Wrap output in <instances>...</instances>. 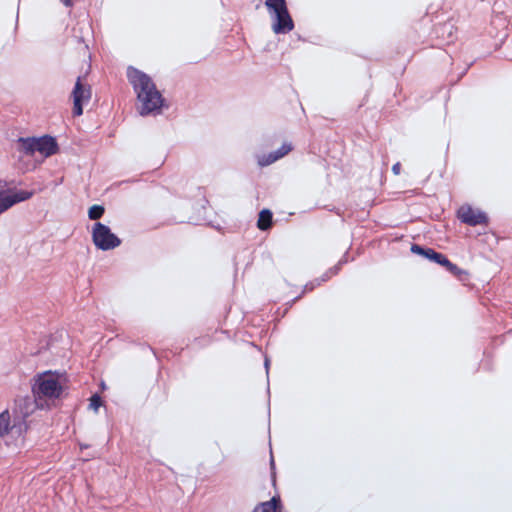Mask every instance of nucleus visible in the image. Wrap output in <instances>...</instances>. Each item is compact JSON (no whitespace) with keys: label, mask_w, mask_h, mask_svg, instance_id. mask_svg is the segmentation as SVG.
Masks as SVG:
<instances>
[{"label":"nucleus","mask_w":512,"mask_h":512,"mask_svg":"<svg viewBox=\"0 0 512 512\" xmlns=\"http://www.w3.org/2000/svg\"><path fill=\"white\" fill-rule=\"evenodd\" d=\"M127 78L137 96L140 115L159 112L164 104V98L151 77L134 67H128Z\"/></svg>","instance_id":"f257e3e1"},{"label":"nucleus","mask_w":512,"mask_h":512,"mask_svg":"<svg viewBox=\"0 0 512 512\" xmlns=\"http://www.w3.org/2000/svg\"><path fill=\"white\" fill-rule=\"evenodd\" d=\"M65 378L55 371L38 373L34 377L31 391L35 407L40 410H49L56 406L65 392Z\"/></svg>","instance_id":"f03ea898"},{"label":"nucleus","mask_w":512,"mask_h":512,"mask_svg":"<svg viewBox=\"0 0 512 512\" xmlns=\"http://www.w3.org/2000/svg\"><path fill=\"white\" fill-rule=\"evenodd\" d=\"M264 4L272 20V31L276 35H285L294 29V20L286 0H265Z\"/></svg>","instance_id":"7ed1b4c3"},{"label":"nucleus","mask_w":512,"mask_h":512,"mask_svg":"<svg viewBox=\"0 0 512 512\" xmlns=\"http://www.w3.org/2000/svg\"><path fill=\"white\" fill-rule=\"evenodd\" d=\"M410 251L411 253L418 255L432 263H436L442 266L447 272H449L460 281L466 280L468 276V272L466 270L461 269L456 264L452 263L445 254L436 251L434 248L413 243L410 247Z\"/></svg>","instance_id":"20e7f679"},{"label":"nucleus","mask_w":512,"mask_h":512,"mask_svg":"<svg viewBox=\"0 0 512 512\" xmlns=\"http://www.w3.org/2000/svg\"><path fill=\"white\" fill-rule=\"evenodd\" d=\"M70 98L73 101V116H81L83 114V107L87 105L92 98V87L88 83L86 76H78Z\"/></svg>","instance_id":"39448f33"},{"label":"nucleus","mask_w":512,"mask_h":512,"mask_svg":"<svg viewBox=\"0 0 512 512\" xmlns=\"http://www.w3.org/2000/svg\"><path fill=\"white\" fill-rule=\"evenodd\" d=\"M92 241L96 248L102 251L113 250L122 242L107 225L101 222H96L92 227Z\"/></svg>","instance_id":"423d86ee"},{"label":"nucleus","mask_w":512,"mask_h":512,"mask_svg":"<svg viewBox=\"0 0 512 512\" xmlns=\"http://www.w3.org/2000/svg\"><path fill=\"white\" fill-rule=\"evenodd\" d=\"M457 218L461 223L471 227L487 225L489 223V217L486 212L473 208L469 204H464L457 210Z\"/></svg>","instance_id":"0eeeda50"},{"label":"nucleus","mask_w":512,"mask_h":512,"mask_svg":"<svg viewBox=\"0 0 512 512\" xmlns=\"http://www.w3.org/2000/svg\"><path fill=\"white\" fill-rule=\"evenodd\" d=\"M34 195L33 191L20 190L12 192H0V214L7 211L13 205L26 201Z\"/></svg>","instance_id":"6e6552de"},{"label":"nucleus","mask_w":512,"mask_h":512,"mask_svg":"<svg viewBox=\"0 0 512 512\" xmlns=\"http://www.w3.org/2000/svg\"><path fill=\"white\" fill-rule=\"evenodd\" d=\"M15 405L14 412L19 413L22 418V423H19V432H26L28 430L26 419L33 413L35 403L29 397H23L17 399Z\"/></svg>","instance_id":"1a4fd4ad"},{"label":"nucleus","mask_w":512,"mask_h":512,"mask_svg":"<svg viewBox=\"0 0 512 512\" xmlns=\"http://www.w3.org/2000/svg\"><path fill=\"white\" fill-rule=\"evenodd\" d=\"M35 152H39L43 157H50L57 153L58 144L56 140L49 136L44 135L41 137H34Z\"/></svg>","instance_id":"9d476101"},{"label":"nucleus","mask_w":512,"mask_h":512,"mask_svg":"<svg viewBox=\"0 0 512 512\" xmlns=\"http://www.w3.org/2000/svg\"><path fill=\"white\" fill-rule=\"evenodd\" d=\"M292 150V145L290 143H283L278 149L275 151L269 152L268 154H263L258 157L257 163L260 167L268 166L277 160L283 158Z\"/></svg>","instance_id":"9b49d317"},{"label":"nucleus","mask_w":512,"mask_h":512,"mask_svg":"<svg viewBox=\"0 0 512 512\" xmlns=\"http://www.w3.org/2000/svg\"><path fill=\"white\" fill-rule=\"evenodd\" d=\"M433 33L446 43H452L456 39V28L451 21L436 24Z\"/></svg>","instance_id":"f8f14e48"},{"label":"nucleus","mask_w":512,"mask_h":512,"mask_svg":"<svg viewBox=\"0 0 512 512\" xmlns=\"http://www.w3.org/2000/svg\"><path fill=\"white\" fill-rule=\"evenodd\" d=\"M281 510V498L279 495H275L270 500L257 504L252 512H281Z\"/></svg>","instance_id":"ddd939ff"},{"label":"nucleus","mask_w":512,"mask_h":512,"mask_svg":"<svg viewBox=\"0 0 512 512\" xmlns=\"http://www.w3.org/2000/svg\"><path fill=\"white\" fill-rule=\"evenodd\" d=\"M256 226L261 231L270 230L273 226V212L268 208L260 210Z\"/></svg>","instance_id":"4468645a"},{"label":"nucleus","mask_w":512,"mask_h":512,"mask_svg":"<svg viewBox=\"0 0 512 512\" xmlns=\"http://www.w3.org/2000/svg\"><path fill=\"white\" fill-rule=\"evenodd\" d=\"M16 150L23 155L32 156L35 153L34 137H20L16 140Z\"/></svg>","instance_id":"2eb2a0df"},{"label":"nucleus","mask_w":512,"mask_h":512,"mask_svg":"<svg viewBox=\"0 0 512 512\" xmlns=\"http://www.w3.org/2000/svg\"><path fill=\"white\" fill-rule=\"evenodd\" d=\"M15 427L19 428V424L16 422L13 425L11 424V416L8 410L0 413V437L7 436Z\"/></svg>","instance_id":"dca6fc26"},{"label":"nucleus","mask_w":512,"mask_h":512,"mask_svg":"<svg viewBox=\"0 0 512 512\" xmlns=\"http://www.w3.org/2000/svg\"><path fill=\"white\" fill-rule=\"evenodd\" d=\"M105 213V208L102 205H92L88 210V217L91 220L100 219Z\"/></svg>","instance_id":"f3484780"},{"label":"nucleus","mask_w":512,"mask_h":512,"mask_svg":"<svg viewBox=\"0 0 512 512\" xmlns=\"http://www.w3.org/2000/svg\"><path fill=\"white\" fill-rule=\"evenodd\" d=\"M90 400V408L97 411L99 407L102 405V399L98 394H94L91 396Z\"/></svg>","instance_id":"a211bd4d"},{"label":"nucleus","mask_w":512,"mask_h":512,"mask_svg":"<svg viewBox=\"0 0 512 512\" xmlns=\"http://www.w3.org/2000/svg\"><path fill=\"white\" fill-rule=\"evenodd\" d=\"M342 266H340L338 263H336L333 267L329 268L328 271L330 275H337L339 271L341 270Z\"/></svg>","instance_id":"6ab92c4d"},{"label":"nucleus","mask_w":512,"mask_h":512,"mask_svg":"<svg viewBox=\"0 0 512 512\" xmlns=\"http://www.w3.org/2000/svg\"><path fill=\"white\" fill-rule=\"evenodd\" d=\"M400 171H401V164H400V162H396L395 164H393V166H392V172H393L395 175H399V174H400Z\"/></svg>","instance_id":"aec40b11"},{"label":"nucleus","mask_w":512,"mask_h":512,"mask_svg":"<svg viewBox=\"0 0 512 512\" xmlns=\"http://www.w3.org/2000/svg\"><path fill=\"white\" fill-rule=\"evenodd\" d=\"M348 262V251L344 253V255L341 257V259L337 262L340 266H343Z\"/></svg>","instance_id":"412c9836"},{"label":"nucleus","mask_w":512,"mask_h":512,"mask_svg":"<svg viewBox=\"0 0 512 512\" xmlns=\"http://www.w3.org/2000/svg\"><path fill=\"white\" fill-rule=\"evenodd\" d=\"M314 288H315V284H314V282H312V281H311V282L307 283V284L304 286V290H303L302 294H303L304 292L312 291Z\"/></svg>","instance_id":"4be33fe9"},{"label":"nucleus","mask_w":512,"mask_h":512,"mask_svg":"<svg viewBox=\"0 0 512 512\" xmlns=\"http://www.w3.org/2000/svg\"><path fill=\"white\" fill-rule=\"evenodd\" d=\"M320 281L322 282H326L328 281L330 278H331V275L329 273V271L327 270L324 274H322L320 277Z\"/></svg>","instance_id":"5701e85b"},{"label":"nucleus","mask_w":512,"mask_h":512,"mask_svg":"<svg viewBox=\"0 0 512 512\" xmlns=\"http://www.w3.org/2000/svg\"><path fill=\"white\" fill-rule=\"evenodd\" d=\"M472 64H473V62H471L470 64L467 65V67L460 73L458 79H460L461 77H463L467 73L468 69L471 67Z\"/></svg>","instance_id":"b1692460"},{"label":"nucleus","mask_w":512,"mask_h":512,"mask_svg":"<svg viewBox=\"0 0 512 512\" xmlns=\"http://www.w3.org/2000/svg\"><path fill=\"white\" fill-rule=\"evenodd\" d=\"M269 365H270V360L268 359V357H265V360H264V366H265V369H266V373L268 374L269 372Z\"/></svg>","instance_id":"393cba45"},{"label":"nucleus","mask_w":512,"mask_h":512,"mask_svg":"<svg viewBox=\"0 0 512 512\" xmlns=\"http://www.w3.org/2000/svg\"><path fill=\"white\" fill-rule=\"evenodd\" d=\"M270 466H271V469L274 470L275 469V462H274V458L273 456L271 455L270 457Z\"/></svg>","instance_id":"a878e982"},{"label":"nucleus","mask_w":512,"mask_h":512,"mask_svg":"<svg viewBox=\"0 0 512 512\" xmlns=\"http://www.w3.org/2000/svg\"><path fill=\"white\" fill-rule=\"evenodd\" d=\"M313 282L315 284V287L319 286V285H321V283H323L322 281H320V278L315 279Z\"/></svg>","instance_id":"bb28decb"},{"label":"nucleus","mask_w":512,"mask_h":512,"mask_svg":"<svg viewBox=\"0 0 512 512\" xmlns=\"http://www.w3.org/2000/svg\"><path fill=\"white\" fill-rule=\"evenodd\" d=\"M302 294L296 296L294 299H292L290 305H292L293 303H295L297 300H299L301 298Z\"/></svg>","instance_id":"cd10ccee"}]
</instances>
